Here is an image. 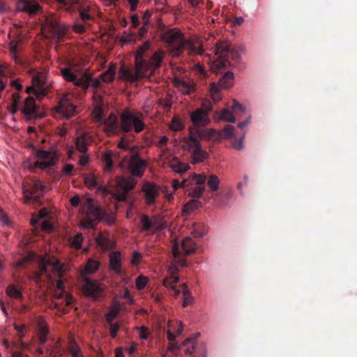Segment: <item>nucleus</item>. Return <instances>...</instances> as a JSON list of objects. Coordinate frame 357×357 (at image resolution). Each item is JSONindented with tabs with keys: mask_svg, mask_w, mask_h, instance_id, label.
Masks as SVG:
<instances>
[{
	"mask_svg": "<svg viewBox=\"0 0 357 357\" xmlns=\"http://www.w3.org/2000/svg\"><path fill=\"white\" fill-rule=\"evenodd\" d=\"M151 42L146 40L138 47L135 56V70H132L122 66L119 69V77L130 82H136L147 76L149 71L153 72L160 66L162 53L155 52L149 56L148 52L150 49Z\"/></svg>",
	"mask_w": 357,
	"mask_h": 357,
	"instance_id": "nucleus-1",
	"label": "nucleus"
},
{
	"mask_svg": "<svg viewBox=\"0 0 357 357\" xmlns=\"http://www.w3.org/2000/svg\"><path fill=\"white\" fill-rule=\"evenodd\" d=\"M164 41L172 47V53L174 56H181L185 50L190 56L201 55L204 49L200 45H197L191 40H186L183 33L176 29L167 31L162 35Z\"/></svg>",
	"mask_w": 357,
	"mask_h": 357,
	"instance_id": "nucleus-2",
	"label": "nucleus"
},
{
	"mask_svg": "<svg viewBox=\"0 0 357 357\" xmlns=\"http://www.w3.org/2000/svg\"><path fill=\"white\" fill-rule=\"evenodd\" d=\"M213 130L197 128L190 129V135L183 139L182 147L191 153L192 162L197 164L204 162L208 154L201 146V139H209L214 134Z\"/></svg>",
	"mask_w": 357,
	"mask_h": 357,
	"instance_id": "nucleus-3",
	"label": "nucleus"
},
{
	"mask_svg": "<svg viewBox=\"0 0 357 357\" xmlns=\"http://www.w3.org/2000/svg\"><path fill=\"white\" fill-rule=\"evenodd\" d=\"M100 266L98 260L89 258L81 272V277L83 282L82 291L84 294L92 299L97 301L101 296L103 291V285L97 280H91L87 277L88 275L95 273Z\"/></svg>",
	"mask_w": 357,
	"mask_h": 357,
	"instance_id": "nucleus-4",
	"label": "nucleus"
},
{
	"mask_svg": "<svg viewBox=\"0 0 357 357\" xmlns=\"http://www.w3.org/2000/svg\"><path fill=\"white\" fill-rule=\"evenodd\" d=\"M214 52L219 56L211 66L213 73H222L230 66L229 59L237 61L240 59L239 52L231 48V45L225 41H221L215 44Z\"/></svg>",
	"mask_w": 357,
	"mask_h": 357,
	"instance_id": "nucleus-5",
	"label": "nucleus"
},
{
	"mask_svg": "<svg viewBox=\"0 0 357 357\" xmlns=\"http://www.w3.org/2000/svg\"><path fill=\"white\" fill-rule=\"evenodd\" d=\"M144 118L143 114L139 112L125 109L120 116L121 132L123 135L129 134L134 136L135 134L142 132L146 127Z\"/></svg>",
	"mask_w": 357,
	"mask_h": 357,
	"instance_id": "nucleus-6",
	"label": "nucleus"
},
{
	"mask_svg": "<svg viewBox=\"0 0 357 357\" xmlns=\"http://www.w3.org/2000/svg\"><path fill=\"white\" fill-rule=\"evenodd\" d=\"M72 5L76 6L78 17L72 26L74 32L82 34L86 32V28L90 26V21L93 20L91 6L86 0H73Z\"/></svg>",
	"mask_w": 357,
	"mask_h": 357,
	"instance_id": "nucleus-7",
	"label": "nucleus"
},
{
	"mask_svg": "<svg viewBox=\"0 0 357 357\" xmlns=\"http://www.w3.org/2000/svg\"><path fill=\"white\" fill-rule=\"evenodd\" d=\"M195 243L190 237H185L181 245L175 242L172 248L174 260L176 264L180 266H186V256L194 252Z\"/></svg>",
	"mask_w": 357,
	"mask_h": 357,
	"instance_id": "nucleus-8",
	"label": "nucleus"
},
{
	"mask_svg": "<svg viewBox=\"0 0 357 357\" xmlns=\"http://www.w3.org/2000/svg\"><path fill=\"white\" fill-rule=\"evenodd\" d=\"M83 208L86 210L85 215L80 221V225L85 229L93 228L102 219L103 213L100 206L93 204V200L86 199Z\"/></svg>",
	"mask_w": 357,
	"mask_h": 357,
	"instance_id": "nucleus-9",
	"label": "nucleus"
},
{
	"mask_svg": "<svg viewBox=\"0 0 357 357\" xmlns=\"http://www.w3.org/2000/svg\"><path fill=\"white\" fill-rule=\"evenodd\" d=\"M48 266H52L54 271L58 273L61 271V265L58 260L53 262L50 259L42 257L39 261L38 270L33 272L32 280L35 283L40 284L42 282L43 276H45L47 279L51 278V275L47 271Z\"/></svg>",
	"mask_w": 357,
	"mask_h": 357,
	"instance_id": "nucleus-10",
	"label": "nucleus"
},
{
	"mask_svg": "<svg viewBox=\"0 0 357 357\" xmlns=\"http://www.w3.org/2000/svg\"><path fill=\"white\" fill-rule=\"evenodd\" d=\"M32 85L26 89L28 94L33 93L37 98L41 99L47 94L46 75L43 73H36L31 77Z\"/></svg>",
	"mask_w": 357,
	"mask_h": 357,
	"instance_id": "nucleus-11",
	"label": "nucleus"
},
{
	"mask_svg": "<svg viewBox=\"0 0 357 357\" xmlns=\"http://www.w3.org/2000/svg\"><path fill=\"white\" fill-rule=\"evenodd\" d=\"M136 149V147H133L130 150L132 155L128 159V167L132 176L142 178L146 169L147 162L139 158Z\"/></svg>",
	"mask_w": 357,
	"mask_h": 357,
	"instance_id": "nucleus-12",
	"label": "nucleus"
},
{
	"mask_svg": "<svg viewBox=\"0 0 357 357\" xmlns=\"http://www.w3.org/2000/svg\"><path fill=\"white\" fill-rule=\"evenodd\" d=\"M42 29L50 37L58 38L64 37L67 32L66 27L61 25L57 20L52 16H48L45 18L42 24Z\"/></svg>",
	"mask_w": 357,
	"mask_h": 357,
	"instance_id": "nucleus-13",
	"label": "nucleus"
},
{
	"mask_svg": "<svg viewBox=\"0 0 357 357\" xmlns=\"http://www.w3.org/2000/svg\"><path fill=\"white\" fill-rule=\"evenodd\" d=\"M45 188L39 180L34 181L28 188L24 187L23 194L25 202L32 200L36 204H40V199L43 196Z\"/></svg>",
	"mask_w": 357,
	"mask_h": 357,
	"instance_id": "nucleus-14",
	"label": "nucleus"
},
{
	"mask_svg": "<svg viewBox=\"0 0 357 357\" xmlns=\"http://www.w3.org/2000/svg\"><path fill=\"white\" fill-rule=\"evenodd\" d=\"M60 73L65 81L73 82L77 86L87 89L90 85V75L86 73L78 78L73 73V69L68 67L61 68Z\"/></svg>",
	"mask_w": 357,
	"mask_h": 357,
	"instance_id": "nucleus-15",
	"label": "nucleus"
},
{
	"mask_svg": "<svg viewBox=\"0 0 357 357\" xmlns=\"http://www.w3.org/2000/svg\"><path fill=\"white\" fill-rule=\"evenodd\" d=\"M160 187L153 182L144 183L142 192L144 194V201L146 205L151 206L155 204L156 199L160 195Z\"/></svg>",
	"mask_w": 357,
	"mask_h": 357,
	"instance_id": "nucleus-16",
	"label": "nucleus"
},
{
	"mask_svg": "<svg viewBox=\"0 0 357 357\" xmlns=\"http://www.w3.org/2000/svg\"><path fill=\"white\" fill-rule=\"evenodd\" d=\"M38 109L39 106L36 105L35 99L31 96H28L25 99L20 111L26 116V120H31L43 117Z\"/></svg>",
	"mask_w": 357,
	"mask_h": 357,
	"instance_id": "nucleus-17",
	"label": "nucleus"
},
{
	"mask_svg": "<svg viewBox=\"0 0 357 357\" xmlns=\"http://www.w3.org/2000/svg\"><path fill=\"white\" fill-rule=\"evenodd\" d=\"M38 160L35 162V166L41 169L54 166L57 162V158L54 153L45 150H40L37 152Z\"/></svg>",
	"mask_w": 357,
	"mask_h": 357,
	"instance_id": "nucleus-18",
	"label": "nucleus"
},
{
	"mask_svg": "<svg viewBox=\"0 0 357 357\" xmlns=\"http://www.w3.org/2000/svg\"><path fill=\"white\" fill-rule=\"evenodd\" d=\"M16 8L18 12L25 13L29 16L38 14L42 9L37 0H17Z\"/></svg>",
	"mask_w": 357,
	"mask_h": 357,
	"instance_id": "nucleus-19",
	"label": "nucleus"
},
{
	"mask_svg": "<svg viewBox=\"0 0 357 357\" xmlns=\"http://www.w3.org/2000/svg\"><path fill=\"white\" fill-rule=\"evenodd\" d=\"M190 120L195 128H190L189 130L190 129L201 128L200 127L206 126L210 122L208 114L199 109H197L190 114Z\"/></svg>",
	"mask_w": 357,
	"mask_h": 357,
	"instance_id": "nucleus-20",
	"label": "nucleus"
},
{
	"mask_svg": "<svg viewBox=\"0 0 357 357\" xmlns=\"http://www.w3.org/2000/svg\"><path fill=\"white\" fill-rule=\"evenodd\" d=\"M142 229L145 231L153 229L155 231H160L165 227L163 223L158 220H151L147 215L142 214L140 217Z\"/></svg>",
	"mask_w": 357,
	"mask_h": 357,
	"instance_id": "nucleus-21",
	"label": "nucleus"
},
{
	"mask_svg": "<svg viewBox=\"0 0 357 357\" xmlns=\"http://www.w3.org/2000/svg\"><path fill=\"white\" fill-rule=\"evenodd\" d=\"M109 269L118 275H125L122 268V263L120 252H112L109 254Z\"/></svg>",
	"mask_w": 357,
	"mask_h": 357,
	"instance_id": "nucleus-22",
	"label": "nucleus"
},
{
	"mask_svg": "<svg viewBox=\"0 0 357 357\" xmlns=\"http://www.w3.org/2000/svg\"><path fill=\"white\" fill-rule=\"evenodd\" d=\"M200 336L199 333H196L187 338L182 344L181 347H185L184 351L187 354H197L199 352L200 349L197 347V338Z\"/></svg>",
	"mask_w": 357,
	"mask_h": 357,
	"instance_id": "nucleus-23",
	"label": "nucleus"
},
{
	"mask_svg": "<svg viewBox=\"0 0 357 357\" xmlns=\"http://www.w3.org/2000/svg\"><path fill=\"white\" fill-rule=\"evenodd\" d=\"M174 85L183 94H190L195 91V84L190 79H184L178 77L174 79Z\"/></svg>",
	"mask_w": 357,
	"mask_h": 357,
	"instance_id": "nucleus-24",
	"label": "nucleus"
},
{
	"mask_svg": "<svg viewBox=\"0 0 357 357\" xmlns=\"http://www.w3.org/2000/svg\"><path fill=\"white\" fill-rule=\"evenodd\" d=\"M76 107L67 99H62L56 107L58 113L69 118L74 115Z\"/></svg>",
	"mask_w": 357,
	"mask_h": 357,
	"instance_id": "nucleus-25",
	"label": "nucleus"
},
{
	"mask_svg": "<svg viewBox=\"0 0 357 357\" xmlns=\"http://www.w3.org/2000/svg\"><path fill=\"white\" fill-rule=\"evenodd\" d=\"M179 282V278L178 276L174 275V273H172V275L169 278H167L163 281V285L167 288H169L172 292V294L176 297L181 293L180 287L178 288L176 286V284Z\"/></svg>",
	"mask_w": 357,
	"mask_h": 357,
	"instance_id": "nucleus-26",
	"label": "nucleus"
},
{
	"mask_svg": "<svg viewBox=\"0 0 357 357\" xmlns=\"http://www.w3.org/2000/svg\"><path fill=\"white\" fill-rule=\"evenodd\" d=\"M96 242L97 245L104 250L113 249L115 246L114 241L109 238L108 235H105L103 233H100L98 236H96Z\"/></svg>",
	"mask_w": 357,
	"mask_h": 357,
	"instance_id": "nucleus-27",
	"label": "nucleus"
},
{
	"mask_svg": "<svg viewBox=\"0 0 357 357\" xmlns=\"http://www.w3.org/2000/svg\"><path fill=\"white\" fill-rule=\"evenodd\" d=\"M169 167L175 172L183 174L190 169V165L181 162L176 157L173 158L169 162Z\"/></svg>",
	"mask_w": 357,
	"mask_h": 357,
	"instance_id": "nucleus-28",
	"label": "nucleus"
},
{
	"mask_svg": "<svg viewBox=\"0 0 357 357\" xmlns=\"http://www.w3.org/2000/svg\"><path fill=\"white\" fill-rule=\"evenodd\" d=\"M6 293L11 298L21 300L23 298L22 288L17 284H9L6 289Z\"/></svg>",
	"mask_w": 357,
	"mask_h": 357,
	"instance_id": "nucleus-29",
	"label": "nucleus"
},
{
	"mask_svg": "<svg viewBox=\"0 0 357 357\" xmlns=\"http://www.w3.org/2000/svg\"><path fill=\"white\" fill-rule=\"evenodd\" d=\"M105 127L108 132H121L119 123L117 121V118L114 114H110L107 119L105 121Z\"/></svg>",
	"mask_w": 357,
	"mask_h": 357,
	"instance_id": "nucleus-30",
	"label": "nucleus"
},
{
	"mask_svg": "<svg viewBox=\"0 0 357 357\" xmlns=\"http://www.w3.org/2000/svg\"><path fill=\"white\" fill-rule=\"evenodd\" d=\"M222 73L224 75L219 79V86L225 89L230 88L234 82V73L229 70H224Z\"/></svg>",
	"mask_w": 357,
	"mask_h": 357,
	"instance_id": "nucleus-31",
	"label": "nucleus"
},
{
	"mask_svg": "<svg viewBox=\"0 0 357 357\" xmlns=\"http://www.w3.org/2000/svg\"><path fill=\"white\" fill-rule=\"evenodd\" d=\"M137 181L132 177H126L122 178L119 182V185L121 188V189L127 193L129 192V191L133 190L136 185Z\"/></svg>",
	"mask_w": 357,
	"mask_h": 357,
	"instance_id": "nucleus-32",
	"label": "nucleus"
},
{
	"mask_svg": "<svg viewBox=\"0 0 357 357\" xmlns=\"http://www.w3.org/2000/svg\"><path fill=\"white\" fill-rule=\"evenodd\" d=\"M116 66L114 63L109 65L108 69L100 75V77L105 82H112L114 81L116 74Z\"/></svg>",
	"mask_w": 357,
	"mask_h": 357,
	"instance_id": "nucleus-33",
	"label": "nucleus"
},
{
	"mask_svg": "<svg viewBox=\"0 0 357 357\" xmlns=\"http://www.w3.org/2000/svg\"><path fill=\"white\" fill-rule=\"evenodd\" d=\"M84 183L87 187L90 189L98 188V190H105V188L102 186H98V178L94 174H89L84 177Z\"/></svg>",
	"mask_w": 357,
	"mask_h": 357,
	"instance_id": "nucleus-34",
	"label": "nucleus"
},
{
	"mask_svg": "<svg viewBox=\"0 0 357 357\" xmlns=\"http://www.w3.org/2000/svg\"><path fill=\"white\" fill-rule=\"evenodd\" d=\"M105 172H111L114 168L112 154L111 151L105 153L101 158Z\"/></svg>",
	"mask_w": 357,
	"mask_h": 357,
	"instance_id": "nucleus-35",
	"label": "nucleus"
},
{
	"mask_svg": "<svg viewBox=\"0 0 357 357\" xmlns=\"http://www.w3.org/2000/svg\"><path fill=\"white\" fill-rule=\"evenodd\" d=\"M181 292L182 291L183 296V301L182 303L183 307H186L188 305L191 304L193 301V296H192L190 290L188 289L187 285L183 283L181 284Z\"/></svg>",
	"mask_w": 357,
	"mask_h": 357,
	"instance_id": "nucleus-36",
	"label": "nucleus"
},
{
	"mask_svg": "<svg viewBox=\"0 0 357 357\" xmlns=\"http://www.w3.org/2000/svg\"><path fill=\"white\" fill-rule=\"evenodd\" d=\"M202 203L197 199H192L183 207V213L189 214L201 206Z\"/></svg>",
	"mask_w": 357,
	"mask_h": 357,
	"instance_id": "nucleus-37",
	"label": "nucleus"
},
{
	"mask_svg": "<svg viewBox=\"0 0 357 357\" xmlns=\"http://www.w3.org/2000/svg\"><path fill=\"white\" fill-rule=\"evenodd\" d=\"M33 259V254H29L26 256H24L16 261L15 268L17 270L18 268H25Z\"/></svg>",
	"mask_w": 357,
	"mask_h": 357,
	"instance_id": "nucleus-38",
	"label": "nucleus"
},
{
	"mask_svg": "<svg viewBox=\"0 0 357 357\" xmlns=\"http://www.w3.org/2000/svg\"><path fill=\"white\" fill-rule=\"evenodd\" d=\"M220 179L215 175L211 174L208 176L207 185L212 191H217L219 188Z\"/></svg>",
	"mask_w": 357,
	"mask_h": 357,
	"instance_id": "nucleus-39",
	"label": "nucleus"
},
{
	"mask_svg": "<svg viewBox=\"0 0 357 357\" xmlns=\"http://www.w3.org/2000/svg\"><path fill=\"white\" fill-rule=\"evenodd\" d=\"M76 149L81 153H86L88 150V143L84 136L77 137L75 142Z\"/></svg>",
	"mask_w": 357,
	"mask_h": 357,
	"instance_id": "nucleus-40",
	"label": "nucleus"
},
{
	"mask_svg": "<svg viewBox=\"0 0 357 357\" xmlns=\"http://www.w3.org/2000/svg\"><path fill=\"white\" fill-rule=\"evenodd\" d=\"M83 239L84 237L82 236V234L77 233L71 240V246L76 250L80 249L82 248Z\"/></svg>",
	"mask_w": 357,
	"mask_h": 357,
	"instance_id": "nucleus-41",
	"label": "nucleus"
},
{
	"mask_svg": "<svg viewBox=\"0 0 357 357\" xmlns=\"http://www.w3.org/2000/svg\"><path fill=\"white\" fill-rule=\"evenodd\" d=\"M221 118L229 123H234L236 121V118L234 116L233 112L228 109H225L221 112Z\"/></svg>",
	"mask_w": 357,
	"mask_h": 357,
	"instance_id": "nucleus-42",
	"label": "nucleus"
},
{
	"mask_svg": "<svg viewBox=\"0 0 357 357\" xmlns=\"http://www.w3.org/2000/svg\"><path fill=\"white\" fill-rule=\"evenodd\" d=\"M204 191V186H196L191 189L190 192H189V195H190L193 197L199 198L202 195Z\"/></svg>",
	"mask_w": 357,
	"mask_h": 357,
	"instance_id": "nucleus-43",
	"label": "nucleus"
},
{
	"mask_svg": "<svg viewBox=\"0 0 357 357\" xmlns=\"http://www.w3.org/2000/svg\"><path fill=\"white\" fill-rule=\"evenodd\" d=\"M148 279L144 275H140L137 278L135 281L136 287L138 290L143 289L147 283Z\"/></svg>",
	"mask_w": 357,
	"mask_h": 357,
	"instance_id": "nucleus-44",
	"label": "nucleus"
},
{
	"mask_svg": "<svg viewBox=\"0 0 357 357\" xmlns=\"http://www.w3.org/2000/svg\"><path fill=\"white\" fill-rule=\"evenodd\" d=\"M120 328V324L118 322H113L112 324H109V329L110 331L111 337L114 339L118 333V331Z\"/></svg>",
	"mask_w": 357,
	"mask_h": 357,
	"instance_id": "nucleus-45",
	"label": "nucleus"
},
{
	"mask_svg": "<svg viewBox=\"0 0 357 357\" xmlns=\"http://www.w3.org/2000/svg\"><path fill=\"white\" fill-rule=\"evenodd\" d=\"M192 178L195 181L197 186H204V184L206 181V176L204 174H194L192 175Z\"/></svg>",
	"mask_w": 357,
	"mask_h": 357,
	"instance_id": "nucleus-46",
	"label": "nucleus"
},
{
	"mask_svg": "<svg viewBox=\"0 0 357 357\" xmlns=\"http://www.w3.org/2000/svg\"><path fill=\"white\" fill-rule=\"evenodd\" d=\"M213 105L211 102L208 100H204L202 102V105L199 109L204 111L206 114H208L209 112L212 110Z\"/></svg>",
	"mask_w": 357,
	"mask_h": 357,
	"instance_id": "nucleus-47",
	"label": "nucleus"
},
{
	"mask_svg": "<svg viewBox=\"0 0 357 357\" xmlns=\"http://www.w3.org/2000/svg\"><path fill=\"white\" fill-rule=\"evenodd\" d=\"M128 193L123 190H119L114 194V197L119 202H124L127 199Z\"/></svg>",
	"mask_w": 357,
	"mask_h": 357,
	"instance_id": "nucleus-48",
	"label": "nucleus"
},
{
	"mask_svg": "<svg viewBox=\"0 0 357 357\" xmlns=\"http://www.w3.org/2000/svg\"><path fill=\"white\" fill-rule=\"evenodd\" d=\"M210 90H211L212 98L215 101H218V100H220V97H219V94H218L219 88L215 84V83H212L211 84Z\"/></svg>",
	"mask_w": 357,
	"mask_h": 357,
	"instance_id": "nucleus-49",
	"label": "nucleus"
},
{
	"mask_svg": "<svg viewBox=\"0 0 357 357\" xmlns=\"http://www.w3.org/2000/svg\"><path fill=\"white\" fill-rule=\"evenodd\" d=\"M183 128V124L178 119L174 118L172 119V121L170 125V128L172 130L178 131V130H182Z\"/></svg>",
	"mask_w": 357,
	"mask_h": 357,
	"instance_id": "nucleus-50",
	"label": "nucleus"
},
{
	"mask_svg": "<svg viewBox=\"0 0 357 357\" xmlns=\"http://www.w3.org/2000/svg\"><path fill=\"white\" fill-rule=\"evenodd\" d=\"M234 126L227 124L223 129V136L225 138H230L234 135Z\"/></svg>",
	"mask_w": 357,
	"mask_h": 357,
	"instance_id": "nucleus-51",
	"label": "nucleus"
},
{
	"mask_svg": "<svg viewBox=\"0 0 357 357\" xmlns=\"http://www.w3.org/2000/svg\"><path fill=\"white\" fill-rule=\"evenodd\" d=\"M38 334L48 335L49 329L46 324L43 321H40L38 323Z\"/></svg>",
	"mask_w": 357,
	"mask_h": 357,
	"instance_id": "nucleus-52",
	"label": "nucleus"
},
{
	"mask_svg": "<svg viewBox=\"0 0 357 357\" xmlns=\"http://www.w3.org/2000/svg\"><path fill=\"white\" fill-rule=\"evenodd\" d=\"M116 316H117V311L116 310H111L105 315V319H106L107 323L108 324L113 323V320L116 317Z\"/></svg>",
	"mask_w": 357,
	"mask_h": 357,
	"instance_id": "nucleus-53",
	"label": "nucleus"
},
{
	"mask_svg": "<svg viewBox=\"0 0 357 357\" xmlns=\"http://www.w3.org/2000/svg\"><path fill=\"white\" fill-rule=\"evenodd\" d=\"M152 13L149 10H146L142 17V23L143 25L149 26L150 24V18L151 17Z\"/></svg>",
	"mask_w": 357,
	"mask_h": 357,
	"instance_id": "nucleus-54",
	"label": "nucleus"
},
{
	"mask_svg": "<svg viewBox=\"0 0 357 357\" xmlns=\"http://www.w3.org/2000/svg\"><path fill=\"white\" fill-rule=\"evenodd\" d=\"M142 256L139 252L135 251L132 255L131 263L133 265H137L139 263V261L142 259Z\"/></svg>",
	"mask_w": 357,
	"mask_h": 357,
	"instance_id": "nucleus-55",
	"label": "nucleus"
},
{
	"mask_svg": "<svg viewBox=\"0 0 357 357\" xmlns=\"http://www.w3.org/2000/svg\"><path fill=\"white\" fill-rule=\"evenodd\" d=\"M231 108L234 110V112H236V113L238 112H244V108H243V105L239 104L235 100H233Z\"/></svg>",
	"mask_w": 357,
	"mask_h": 357,
	"instance_id": "nucleus-56",
	"label": "nucleus"
},
{
	"mask_svg": "<svg viewBox=\"0 0 357 357\" xmlns=\"http://www.w3.org/2000/svg\"><path fill=\"white\" fill-rule=\"evenodd\" d=\"M25 328L26 326L24 324H15V329L18 332V335L20 338H22L24 336V331Z\"/></svg>",
	"mask_w": 357,
	"mask_h": 357,
	"instance_id": "nucleus-57",
	"label": "nucleus"
},
{
	"mask_svg": "<svg viewBox=\"0 0 357 357\" xmlns=\"http://www.w3.org/2000/svg\"><path fill=\"white\" fill-rule=\"evenodd\" d=\"M139 337L142 340H146L149 335L148 328L145 326H142L139 328Z\"/></svg>",
	"mask_w": 357,
	"mask_h": 357,
	"instance_id": "nucleus-58",
	"label": "nucleus"
},
{
	"mask_svg": "<svg viewBox=\"0 0 357 357\" xmlns=\"http://www.w3.org/2000/svg\"><path fill=\"white\" fill-rule=\"evenodd\" d=\"M149 26L143 25L139 30L137 33L138 39L140 40L144 37L148 32Z\"/></svg>",
	"mask_w": 357,
	"mask_h": 357,
	"instance_id": "nucleus-59",
	"label": "nucleus"
},
{
	"mask_svg": "<svg viewBox=\"0 0 357 357\" xmlns=\"http://www.w3.org/2000/svg\"><path fill=\"white\" fill-rule=\"evenodd\" d=\"M130 18H131L132 26L133 28L138 27V26L140 24V21H139L138 15L137 14L132 15Z\"/></svg>",
	"mask_w": 357,
	"mask_h": 357,
	"instance_id": "nucleus-60",
	"label": "nucleus"
},
{
	"mask_svg": "<svg viewBox=\"0 0 357 357\" xmlns=\"http://www.w3.org/2000/svg\"><path fill=\"white\" fill-rule=\"evenodd\" d=\"M21 97L17 93H14L12 95V105L19 106L20 103Z\"/></svg>",
	"mask_w": 357,
	"mask_h": 357,
	"instance_id": "nucleus-61",
	"label": "nucleus"
},
{
	"mask_svg": "<svg viewBox=\"0 0 357 357\" xmlns=\"http://www.w3.org/2000/svg\"><path fill=\"white\" fill-rule=\"evenodd\" d=\"M74 169V166L71 164H66L63 167V172L66 175L71 174L73 170Z\"/></svg>",
	"mask_w": 357,
	"mask_h": 357,
	"instance_id": "nucleus-62",
	"label": "nucleus"
},
{
	"mask_svg": "<svg viewBox=\"0 0 357 357\" xmlns=\"http://www.w3.org/2000/svg\"><path fill=\"white\" fill-rule=\"evenodd\" d=\"M128 2L130 6V10L132 12L135 11L139 4V0H128Z\"/></svg>",
	"mask_w": 357,
	"mask_h": 357,
	"instance_id": "nucleus-63",
	"label": "nucleus"
},
{
	"mask_svg": "<svg viewBox=\"0 0 357 357\" xmlns=\"http://www.w3.org/2000/svg\"><path fill=\"white\" fill-rule=\"evenodd\" d=\"M94 112L96 113L95 114V118L98 121H100L102 120V109L98 107V108H96L94 111Z\"/></svg>",
	"mask_w": 357,
	"mask_h": 357,
	"instance_id": "nucleus-64",
	"label": "nucleus"
}]
</instances>
